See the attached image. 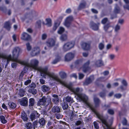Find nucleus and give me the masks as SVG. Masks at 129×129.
<instances>
[{
	"mask_svg": "<svg viewBox=\"0 0 129 129\" xmlns=\"http://www.w3.org/2000/svg\"><path fill=\"white\" fill-rule=\"evenodd\" d=\"M111 27L110 23L107 24L105 25L104 26V29L105 31L108 33L111 32L113 30V28H111L110 30H109V28Z\"/></svg>",
	"mask_w": 129,
	"mask_h": 129,
	"instance_id": "a211bd4d",
	"label": "nucleus"
},
{
	"mask_svg": "<svg viewBox=\"0 0 129 129\" xmlns=\"http://www.w3.org/2000/svg\"><path fill=\"white\" fill-rule=\"evenodd\" d=\"M95 65L97 67H100L104 65L103 61L102 59L97 60L95 62Z\"/></svg>",
	"mask_w": 129,
	"mask_h": 129,
	"instance_id": "4be33fe9",
	"label": "nucleus"
},
{
	"mask_svg": "<svg viewBox=\"0 0 129 129\" xmlns=\"http://www.w3.org/2000/svg\"><path fill=\"white\" fill-rule=\"evenodd\" d=\"M92 110L95 114L97 117L101 120L102 123L105 125L103 126L104 129H111L107 121L106 118L102 114H100L97 112L94 108Z\"/></svg>",
	"mask_w": 129,
	"mask_h": 129,
	"instance_id": "7ed1b4c3",
	"label": "nucleus"
},
{
	"mask_svg": "<svg viewBox=\"0 0 129 129\" xmlns=\"http://www.w3.org/2000/svg\"><path fill=\"white\" fill-rule=\"evenodd\" d=\"M31 82V80H28L26 81L24 83V85H27L30 83Z\"/></svg>",
	"mask_w": 129,
	"mask_h": 129,
	"instance_id": "052dcab7",
	"label": "nucleus"
},
{
	"mask_svg": "<svg viewBox=\"0 0 129 129\" xmlns=\"http://www.w3.org/2000/svg\"><path fill=\"white\" fill-rule=\"evenodd\" d=\"M8 105L10 108L12 109H15L16 106V104L12 102H9Z\"/></svg>",
	"mask_w": 129,
	"mask_h": 129,
	"instance_id": "393cba45",
	"label": "nucleus"
},
{
	"mask_svg": "<svg viewBox=\"0 0 129 129\" xmlns=\"http://www.w3.org/2000/svg\"><path fill=\"white\" fill-rule=\"evenodd\" d=\"M120 26L118 24L115 27V31L116 32H118L120 29Z\"/></svg>",
	"mask_w": 129,
	"mask_h": 129,
	"instance_id": "864d4df0",
	"label": "nucleus"
},
{
	"mask_svg": "<svg viewBox=\"0 0 129 129\" xmlns=\"http://www.w3.org/2000/svg\"><path fill=\"white\" fill-rule=\"evenodd\" d=\"M60 38L61 40L62 41H65L67 39V35H63L61 36Z\"/></svg>",
	"mask_w": 129,
	"mask_h": 129,
	"instance_id": "a19ab883",
	"label": "nucleus"
},
{
	"mask_svg": "<svg viewBox=\"0 0 129 129\" xmlns=\"http://www.w3.org/2000/svg\"><path fill=\"white\" fill-rule=\"evenodd\" d=\"M107 112L111 115H113L114 114V111L112 109H109L108 110Z\"/></svg>",
	"mask_w": 129,
	"mask_h": 129,
	"instance_id": "a18cd8bd",
	"label": "nucleus"
},
{
	"mask_svg": "<svg viewBox=\"0 0 129 129\" xmlns=\"http://www.w3.org/2000/svg\"><path fill=\"white\" fill-rule=\"evenodd\" d=\"M66 100L67 102L72 103L74 101L73 99L69 95L67 96L66 98Z\"/></svg>",
	"mask_w": 129,
	"mask_h": 129,
	"instance_id": "a878e982",
	"label": "nucleus"
},
{
	"mask_svg": "<svg viewBox=\"0 0 129 129\" xmlns=\"http://www.w3.org/2000/svg\"><path fill=\"white\" fill-rule=\"evenodd\" d=\"M93 100L95 107H99L101 103V101L100 99L95 96H94V97Z\"/></svg>",
	"mask_w": 129,
	"mask_h": 129,
	"instance_id": "aec40b11",
	"label": "nucleus"
},
{
	"mask_svg": "<svg viewBox=\"0 0 129 129\" xmlns=\"http://www.w3.org/2000/svg\"><path fill=\"white\" fill-rule=\"evenodd\" d=\"M99 95L101 97H103L105 95V92L103 91L100 92L99 93Z\"/></svg>",
	"mask_w": 129,
	"mask_h": 129,
	"instance_id": "bf43d9fd",
	"label": "nucleus"
},
{
	"mask_svg": "<svg viewBox=\"0 0 129 129\" xmlns=\"http://www.w3.org/2000/svg\"><path fill=\"white\" fill-rule=\"evenodd\" d=\"M45 73V76H43V77L45 78L46 76L47 75L57 81L60 82V84L68 88L74 94L76 95L80 100L83 101L90 108L91 110L94 108L92 105L88 102L87 97L84 94L81 93L83 90L82 88L79 87L74 88L73 87V85L71 83L67 84L64 82L62 81L57 76L55 75L54 73L49 72L48 71V69Z\"/></svg>",
	"mask_w": 129,
	"mask_h": 129,
	"instance_id": "f257e3e1",
	"label": "nucleus"
},
{
	"mask_svg": "<svg viewBox=\"0 0 129 129\" xmlns=\"http://www.w3.org/2000/svg\"><path fill=\"white\" fill-rule=\"evenodd\" d=\"M59 75L61 78L63 79L66 77V75L65 73L63 72H60L59 73Z\"/></svg>",
	"mask_w": 129,
	"mask_h": 129,
	"instance_id": "473e14b6",
	"label": "nucleus"
},
{
	"mask_svg": "<svg viewBox=\"0 0 129 129\" xmlns=\"http://www.w3.org/2000/svg\"><path fill=\"white\" fill-rule=\"evenodd\" d=\"M36 87V85L35 83H32L30 85L28 86L30 88H35Z\"/></svg>",
	"mask_w": 129,
	"mask_h": 129,
	"instance_id": "3c124183",
	"label": "nucleus"
},
{
	"mask_svg": "<svg viewBox=\"0 0 129 129\" xmlns=\"http://www.w3.org/2000/svg\"><path fill=\"white\" fill-rule=\"evenodd\" d=\"M112 45L110 44H108L106 46V49L107 50H108L110 49L112 47Z\"/></svg>",
	"mask_w": 129,
	"mask_h": 129,
	"instance_id": "338daca9",
	"label": "nucleus"
},
{
	"mask_svg": "<svg viewBox=\"0 0 129 129\" xmlns=\"http://www.w3.org/2000/svg\"><path fill=\"white\" fill-rule=\"evenodd\" d=\"M115 57L114 54H111L109 55V57L111 60H113L114 59Z\"/></svg>",
	"mask_w": 129,
	"mask_h": 129,
	"instance_id": "5fc2aeb1",
	"label": "nucleus"
},
{
	"mask_svg": "<svg viewBox=\"0 0 129 129\" xmlns=\"http://www.w3.org/2000/svg\"><path fill=\"white\" fill-rule=\"evenodd\" d=\"M123 8L124 9H126L129 11V5H126L123 6Z\"/></svg>",
	"mask_w": 129,
	"mask_h": 129,
	"instance_id": "774afa93",
	"label": "nucleus"
},
{
	"mask_svg": "<svg viewBox=\"0 0 129 129\" xmlns=\"http://www.w3.org/2000/svg\"><path fill=\"white\" fill-rule=\"evenodd\" d=\"M21 117L24 121H26L28 119L27 115L25 112L24 111L21 112Z\"/></svg>",
	"mask_w": 129,
	"mask_h": 129,
	"instance_id": "5701e85b",
	"label": "nucleus"
},
{
	"mask_svg": "<svg viewBox=\"0 0 129 129\" xmlns=\"http://www.w3.org/2000/svg\"><path fill=\"white\" fill-rule=\"evenodd\" d=\"M37 113H32L30 116V118L32 121L35 120L36 118V114Z\"/></svg>",
	"mask_w": 129,
	"mask_h": 129,
	"instance_id": "c03bdc74",
	"label": "nucleus"
},
{
	"mask_svg": "<svg viewBox=\"0 0 129 129\" xmlns=\"http://www.w3.org/2000/svg\"><path fill=\"white\" fill-rule=\"evenodd\" d=\"M86 4V3L85 2L80 4L79 7L78 9L80 10L84 8Z\"/></svg>",
	"mask_w": 129,
	"mask_h": 129,
	"instance_id": "c9c22d12",
	"label": "nucleus"
},
{
	"mask_svg": "<svg viewBox=\"0 0 129 129\" xmlns=\"http://www.w3.org/2000/svg\"><path fill=\"white\" fill-rule=\"evenodd\" d=\"M47 23L46 24L48 27H50L52 25L51 20L50 18H47L46 19Z\"/></svg>",
	"mask_w": 129,
	"mask_h": 129,
	"instance_id": "c756f323",
	"label": "nucleus"
},
{
	"mask_svg": "<svg viewBox=\"0 0 129 129\" xmlns=\"http://www.w3.org/2000/svg\"><path fill=\"white\" fill-rule=\"evenodd\" d=\"M28 99L27 98L24 97L22 98L20 101V103L22 106H27L28 105Z\"/></svg>",
	"mask_w": 129,
	"mask_h": 129,
	"instance_id": "2eb2a0df",
	"label": "nucleus"
},
{
	"mask_svg": "<svg viewBox=\"0 0 129 129\" xmlns=\"http://www.w3.org/2000/svg\"><path fill=\"white\" fill-rule=\"evenodd\" d=\"M105 45L104 42L100 43L98 47L100 50H103L104 48Z\"/></svg>",
	"mask_w": 129,
	"mask_h": 129,
	"instance_id": "4c0bfd02",
	"label": "nucleus"
},
{
	"mask_svg": "<svg viewBox=\"0 0 129 129\" xmlns=\"http://www.w3.org/2000/svg\"><path fill=\"white\" fill-rule=\"evenodd\" d=\"M15 62H13L11 64V66L12 68L14 69L16 68L17 66V63H18L16 61Z\"/></svg>",
	"mask_w": 129,
	"mask_h": 129,
	"instance_id": "37998d69",
	"label": "nucleus"
},
{
	"mask_svg": "<svg viewBox=\"0 0 129 129\" xmlns=\"http://www.w3.org/2000/svg\"><path fill=\"white\" fill-rule=\"evenodd\" d=\"M90 43L83 42L81 44V47L84 50H88L90 49Z\"/></svg>",
	"mask_w": 129,
	"mask_h": 129,
	"instance_id": "dca6fc26",
	"label": "nucleus"
},
{
	"mask_svg": "<svg viewBox=\"0 0 129 129\" xmlns=\"http://www.w3.org/2000/svg\"><path fill=\"white\" fill-rule=\"evenodd\" d=\"M40 49L39 47H34L33 49L31 55L32 56L37 55L40 53Z\"/></svg>",
	"mask_w": 129,
	"mask_h": 129,
	"instance_id": "9b49d317",
	"label": "nucleus"
},
{
	"mask_svg": "<svg viewBox=\"0 0 129 129\" xmlns=\"http://www.w3.org/2000/svg\"><path fill=\"white\" fill-rule=\"evenodd\" d=\"M2 58L6 59L7 63L5 64V68H6L10 61H14L13 60V57H12V56L11 55H8L3 54V55H2Z\"/></svg>",
	"mask_w": 129,
	"mask_h": 129,
	"instance_id": "0eeeda50",
	"label": "nucleus"
},
{
	"mask_svg": "<svg viewBox=\"0 0 129 129\" xmlns=\"http://www.w3.org/2000/svg\"><path fill=\"white\" fill-rule=\"evenodd\" d=\"M2 107L4 109L6 110H8V108L7 107L6 105L4 104L3 103L2 105Z\"/></svg>",
	"mask_w": 129,
	"mask_h": 129,
	"instance_id": "0e129e2a",
	"label": "nucleus"
},
{
	"mask_svg": "<svg viewBox=\"0 0 129 129\" xmlns=\"http://www.w3.org/2000/svg\"><path fill=\"white\" fill-rule=\"evenodd\" d=\"M120 12V8L118 6H116L114 9V12L115 13H119Z\"/></svg>",
	"mask_w": 129,
	"mask_h": 129,
	"instance_id": "79ce46f5",
	"label": "nucleus"
},
{
	"mask_svg": "<svg viewBox=\"0 0 129 129\" xmlns=\"http://www.w3.org/2000/svg\"><path fill=\"white\" fill-rule=\"evenodd\" d=\"M122 96V95L120 93L116 94L114 95V97L117 98H120Z\"/></svg>",
	"mask_w": 129,
	"mask_h": 129,
	"instance_id": "4d7b16f0",
	"label": "nucleus"
},
{
	"mask_svg": "<svg viewBox=\"0 0 129 129\" xmlns=\"http://www.w3.org/2000/svg\"><path fill=\"white\" fill-rule=\"evenodd\" d=\"M60 56L59 55H57L56 56L55 59L52 62V63L53 64H56L60 60Z\"/></svg>",
	"mask_w": 129,
	"mask_h": 129,
	"instance_id": "bb28decb",
	"label": "nucleus"
},
{
	"mask_svg": "<svg viewBox=\"0 0 129 129\" xmlns=\"http://www.w3.org/2000/svg\"><path fill=\"white\" fill-rule=\"evenodd\" d=\"M33 127V125L30 123H26L25 125V127L27 129H31Z\"/></svg>",
	"mask_w": 129,
	"mask_h": 129,
	"instance_id": "2f4dec72",
	"label": "nucleus"
},
{
	"mask_svg": "<svg viewBox=\"0 0 129 129\" xmlns=\"http://www.w3.org/2000/svg\"><path fill=\"white\" fill-rule=\"evenodd\" d=\"M52 101L55 104H57L59 101V99L58 98H54L52 99Z\"/></svg>",
	"mask_w": 129,
	"mask_h": 129,
	"instance_id": "de8ad7c7",
	"label": "nucleus"
},
{
	"mask_svg": "<svg viewBox=\"0 0 129 129\" xmlns=\"http://www.w3.org/2000/svg\"><path fill=\"white\" fill-rule=\"evenodd\" d=\"M47 98L45 96H43L40 99L37 103L38 106H47L50 103H51V99H49L47 101Z\"/></svg>",
	"mask_w": 129,
	"mask_h": 129,
	"instance_id": "20e7f679",
	"label": "nucleus"
},
{
	"mask_svg": "<svg viewBox=\"0 0 129 129\" xmlns=\"http://www.w3.org/2000/svg\"><path fill=\"white\" fill-rule=\"evenodd\" d=\"M26 48L28 51H30L31 49V46L30 45L29 43H28L26 44Z\"/></svg>",
	"mask_w": 129,
	"mask_h": 129,
	"instance_id": "8fccbe9b",
	"label": "nucleus"
},
{
	"mask_svg": "<svg viewBox=\"0 0 129 129\" xmlns=\"http://www.w3.org/2000/svg\"><path fill=\"white\" fill-rule=\"evenodd\" d=\"M100 24V23L99 22L96 24L93 21H91L90 22V27L93 29L95 30H97L99 29V27Z\"/></svg>",
	"mask_w": 129,
	"mask_h": 129,
	"instance_id": "ddd939ff",
	"label": "nucleus"
},
{
	"mask_svg": "<svg viewBox=\"0 0 129 129\" xmlns=\"http://www.w3.org/2000/svg\"><path fill=\"white\" fill-rule=\"evenodd\" d=\"M41 22L40 20H38L36 22V27L38 28H40L41 26Z\"/></svg>",
	"mask_w": 129,
	"mask_h": 129,
	"instance_id": "e433bc0d",
	"label": "nucleus"
},
{
	"mask_svg": "<svg viewBox=\"0 0 129 129\" xmlns=\"http://www.w3.org/2000/svg\"><path fill=\"white\" fill-rule=\"evenodd\" d=\"M74 55L72 53H69L66 54L65 56V60L69 61L71 60L74 58Z\"/></svg>",
	"mask_w": 129,
	"mask_h": 129,
	"instance_id": "4468645a",
	"label": "nucleus"
},
{
	"mask_svg": "<svg viewBox=\"0 0 129 129\" xmlns=\"http://www.w3.org/2000/svg\"><path fill=\"white\" fill-rule=\"evenodd\" d=\"M90 63V61L88 60L84 64L81 68L82 71L84 73H86L90 69V68L89 66Z\"/></svg>",
	"mask_w": 129,
	"mask_h": 129,
	"instance_id": "6e6552de",
	"label": "nucleus"
},
{
	"mask_svg": "<svg viewBox=\"0 0 129 129\" xmlns=\"http://www.w3.org/2000/svg\"><path fill=\"white\" fill-rule=\"evenodd\" d=\"M46 121L44 118H42L40 119L39 122L35 121L34 123V125L38 127L41 128L43 127L45 125Z\"/></svg>",
	"mask_w": 129,
	"mask_h": 129,
	"instance_id": "39448f33",
	"label": "nucleus"
},
{
	"mask_svg": "<svg viewBox=\"0 0 129 129\" xmlns=\"http://www.w3.org/2000/svg\"><path fill=\"white\" fill-rule=\"evenodd\" d=\"M47 37V35L46 34H44L42 35V39L43 40H45Z\"/></svg>",
	"mask_w": 129,
	"mask_h": 129,
	"instance_id": "69168bd1",
	"label": "nucleus"
},
{
	"mask_svg": "<svg viewBox=\"0 0 129 129\" xmlns=\"http://www.w3.org/2000/svg\"><path fill=\"white\" fill-rule=\"evenodd\" d=\"M108 21V19L107 18H105L102 19L101 21L102 24H105Z\"/></svg>",
	"mask_w": 129,
	"mask_h": 129,
	"instance_id": "ea45409f",
	"label": "nucleus"
},
{
	"mask_svg": "<svg viewBox=\"0 0 129 129\" xmlns=\"http://www.w3.org/2000/svg\"><path fill=\"white\" fill-rule=\"evenodd\" d=\"M11 24L10 23L9 21L6 22H5L4 27L8 31H10L11 28Z\"/></svg>",
	"mask_w": 129,
	"mask_h": 129,
	"instance_id": "412c9836",
	"label": "nucleus"
},
{
	"mask_svg": "<svg viewBox=\"0 0 129 129\" xmlns=\"http://www.w3.org/2000/svg\"><path fill=\"white\" fill-rule=\"evenodd\" d=\"M31 37L30 36L25 33H23L22 35L21 38L22 39L24 40L28 41L30 39Z\"/></svg>",
	"mask_w": 129,
	"mask_h": 129,
	"instance_id": "f3484780",
	"label": "nucleus"
},
{
	"mask_svg": "<svg viewBox=\"0 0 129 129\" xmlns=\"http://www.w3.org/2000/svg\"><path fill=\"white\" fill-rule=\"evenodd\" d=\"M127 121L125 118H124L122 121V123L123 125H129V124H127Z\"/></svg>",
	"mask_w": 129,
	"mask_h": 129,
	"instance_id": "603ef678",
	"label": "nucleus"
},
{
	"mask_svg": "<svg viewBox=\"0 0 129 129\" xmlns=\"http://www.w3.org/2000/svg\"><path fill=\"white\" fill-rule=\"evenodd\" d=\"M35 104V100L33 98H31L29 100V107L33 106Z\"/></svg>",
	"mask_w": 129,
	"mask_h": 129,
	"instance_id": "cd10ccee",
	"label": "nucleus"
},
{
	"mask_svg": "<svg viewBox=\"0 0 129 129\" xmlns=\"http://www.w3.org/2000/svg\"><path fill=\"white\" fill-rule=\"evenodd\" d=\"M94 80V76H90L86 79L85 81L83 83V85H87L92 83Z\"/></svg>",
	"mask_w": 129,
	"mask_h": 129,
	"instance_id": "f8f14e48",
	"label": "nucleus"
},
{
	"mask_svg": "<svg viewBox=\"0 0 129 129\" xmlns=\"http://www.w3.org/2000/svg\"><path fill=\"white\" fill-rule=\"evenodd\" d=\"M42 91L44 92H46L48 91L50 89L49 87L45 85H43L41 87Z\"/></svg>",
	"mask_w": 129,
	"mask_h": 129,
	"instance_id": "b1692460",
	"label": "nucleus"
},
{
	"mask_svg": "<svg viewBox=\"0 0 129 129\" xmlns=\"http://www.w3.org/2000/svg\"><path fill=\"white\" fill-rule=\"evenodd\" d=\"M21 52V50L19 47H15L12 51V56L13 57V60L22 65L25 66L26 67H30L38 70L40 72L41 76H44L45 75V73L48 69V67L47 66L44 67H38L39 62L36 59L32 60L30 63H28L26 61H22L18 59V58L20 53Z\"/></svg>",
	"mask_w": 129,
	"mask_h": 129,
	"instance_id": "f03ea898",
	"label": "nucleus"
},
{
	"mask_svg": "<svg viewBox=\"0 0 129 129\" xmlns=\"http://www.w3.org/2000/svg\"><path fill=\"white\" fill-rule=\"evenodd\" d=\"M94 125L95 128L96 129H99V126L98 125V123L95 121L93 123Z\"/></svg>",
	"mask_w": 129,
	"mask_h": 129,
	"instance_id": "6e6d98bb",
	"label": "nucleus"
},
{
	"mask_svg": "<svg viewBox=\"0 0 129 129\" xmlns=\"http://www.w3.org/2000/svg\"><path fill=\"white\" fill-rule=\"evenodd\" d=\"M79 78L80 79H82L84 77V75L83 74L80 73H79Z\"/></svg>",
	"mask_w": 129,
	"mask_h": 129,
	"instance_id": "680f3d73",
	"label": "nucleus"
},
{
	"mask_svg": "<svg viewBox=\"0 0 129 129\" xmlns=\"http://www.w3.org/2000/svg\"><path fill=\"white\" fill-rule=\"evenodd\" d=\"M0 119L3 123L5 124L7 122V121L5 119V117L3 116H0Z\"/></svg>",
	"mask_w": 129,
	"mask_h": 129,
	"instance_id": "f704fd0d",
	"label": "nucleus"
},
{
	"mask_svg": "<svg viewBox=\"0 0 129 129\" xmlns=\"http://www.w3.org/2000/svg\"><path fill=\"white\" fill-rule=\"evenodd\" d=\"M110 105H105L104 106H103L102 107L105 110H106L108 108L110 107Z\"/></svg>",
	"mask_w": 129,
	"mask_h": 129,
	"instance_id": "13d9d810",
	"label": "nucleus"
},
{
	"mask_svg": "<svg viewBox=\"0 0 129 129\" xmlns=\"http://www.w3.org/2000/svg\"><path fill=\"white\" fill-rule=\"evenodd\" d=\"M121 83L124 86L127 87V83L125 80L123 79L121 81Z\"/></svg>",
	"mask_w": 129,
	"mask_h": 129,
	"instance_id": "09e8293b",
	"label": "nucleus"
},
{
	"mask_svg": "<svg viewBox=\"0 0 129 129\" xmlns=\"http://www.w3.org/2000/svg\"><path fill=\"white\" fill-rule=\"evenodd\" d=\"M73 20V18L72 16H70L68 17L64 23V25L67 27H69L70 26L71 22Z\"/></svg>",
	"mask_w": 129,
	"mask_h": 129,
	"instance_id": "1a4fd4ad",
	"label": "nucleus"
},
{
	"mask_svg": "<svg viewBox=\"0 0 129 129\" xmlns=\"http://www.w3.org/2000/svg\"><path fill=\"white\" fill-rule=\"evenodd\" d=\"M62 106L63 110H66L68 108V105L67 103L64 102L62 103Z\"/></svg>",
	"mask_w": 129,
	"mask_h": 129,
	"instance_id": "72a5a7b5",
	"label": "nucleus"
},
{
	"mask_svg": "<svg viewBox=\"0 0 129 129\" xmlns=\"http://www.w3.org/2000/svg\"><path fill=\"white\" fill-rule=\"evenodd\" d=\"M127 87L124 86L123 85H121L119 87L117 88V89L119 90V89H120L121 91H122L126 89Z\"/></svg>",
	"mask_w": 129,
	"mask_h": 129,
	"instance_id": "58836bf2",
	"label": "nucleus"
},
{
	"mask_svg": "<svg viewBox=\"0 0 129 129\" xmlns=\"http://www.w3.org/2000/svg\"><path fill=\"white\" fill-rule=\"evenodd\" d=\"M56 118L57 119H59L62 118V116L60 114H55Z\"/></svg>",
	"mask_w": 129,
	"mask_h": 129,
	"instance_id": "e2e57ef3",
	"label": "nucleus"
},
{
	"mask_svg": "<svg viewBox=\"0 0 129 129\" xmlns=\"http://www.w3.org/2000/svg\"><path fill=\"white\" fill-rule=\"evenodd\" d=\"M61 107L58 106H53L51 109L52 112L54 113H58L60 112Z\"/></svg>",
	"mask_w": 129,
	"mask_h": 129,
	"instance_id": "6ab92c4d",
	"label": "nucleus"
},
{
	"mask_svg": "<svg viewBox=\"0 0 129 129\" xmlns=\"http://www.w3.org/2000/svg\"><path fill=\"white\" fill-rule=\"evenodd\" d=\"M25 94V91L23 89H21L19 90V95L21 97H22L24 96Z\"/></svg>",
	"mask_w": 129,
	"mask_h": 129,
	"instance_id": "7c9ffc66",
	"label": "nucleus"
},
{
	"mask_svg": "<svg viewBox=\"0 0 129 129\" xmlns=\"http://www.w3.org/2000/svg\"><path fill=\"white\" fill-rule=\"evenodd\" d=\"M64 31V28L62 27H60L59 30L58 31V33L59 34H62Z\"/></svg>",
	"mask_w": 129,
	"mask_h": 129,
	"instance_id": "49530a36",
	"label": "nucleus"
},
{
	"mask_svg": "<svg viewBox=\"0 0 129 129\" xmlns=\"http://www.w3.org/2000/svg\"><path fill=\"white\" fill-rule=\"evenodd\" d=\"M46 44L48 47L51 48L55 45V41L52 39H50L46 41Z\"/></svg>",
	"mask_w": 129,
	"mask_h": 129,
	"instance_id": "9d476101",
	"label": "nucleus"
},
{
	"mask_svg": "<svg viewBox=\"0 0 129 129\" xmlns=\"http://www.w3.org/2000/svg\"><path fill=\"white\" fill-rule=\"evenodd\" d=\"M74 45V43L71 42H67L64 44L63 49L64 51H66L73 47Z\"/></svg>",
	"mask_w": 129,
	"mask_h": 129,
	"instance_id": "423d86ee",
	"label": "nucleus"
},
{
	"mask_svg": "<svg viewBox=\"0 0 129 129\" xmlns=\"http://www.w3.org/2000/svg\"><path fill=\"white\" fill-rule=\"evenodd\" d=\"M28 91L29 92L31 93L33 95L36 94L37 92V90L35 88H30Z\"/></svg>",
	"mask_w": 129,
	"mask_h": 129,
	"instance_id": "c85d7f7f",
	"label": "nucleus"
}]
</instances>
